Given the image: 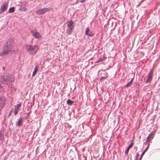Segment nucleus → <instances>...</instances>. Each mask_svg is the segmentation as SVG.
<instances>
[{"label": "nucleus", "instance_id": "obj_12", "mask_svg": "<svg viewBox=\"0 0 160 160\" xmlns=\"http://www.w3.org/2000/svg\"><path fill=\"white\" fill-rule=\"evenodd\" d=\"M23 122L22 118H20L17 123V125L18 126L20 127L21 125Z\"/></svg>", "mask_w": 160, "mask_h": 160}, {"label": "nucleus", "instance_id": "obj_13", "mask_svg": "<svg viewBox=\"0 0 160 160\" xmlns=\"http://www.w3.org/2000/svg\"><path fill=\"white\" fill-rule=\"evenodd\" d=\"M38 70V67L37 66H36L35 67V68L34 70L33 71V73H32V76L33 77H34L36 75V73L37 72Z\"/></svg>", "mask_w": 160, "mask_h": 160}, {"label": "nucleus", "instance_id": "obj_20", "mask_svg": "<svg viewBox=\"0 0 160 160\" xmlns=\"http://www.w3.org/2000/svg\"><path fill=\"white\" fill-rule=\"evenodd\" d=\"M3 134L1 132H0V140H2L3 138Z\"/></svg>", "mask_w": 160, "mask_h": 160}, {"label": "nucleus", "instance_id": "obj_9", "mask_svg": "<svg viewBox=\"0 0 160 160\" xmlns=\"http://www.w3.org/2000/svg\"><path fill=\"white\" fill-rule=\"evenodd\" d=\"M6 100L5 97H0V108H2L5 104Z\"/></svg>", "mask_w": 160, "mask_h": 160}, {"label": "nucleus", "instance_id": "obj_3", "mask_svg": "<svg viewBox=\"0 0 160 160\" xmlns=\"http://www.w3.org/2000/svg\"><path fill=\"white\" fill-rule=\"evenodd\" d=\"M26 50L32 55H34L39 49L37 45L32 46L31 45H28L26 46Z\"/></svg>", "mask_w": 160, "mask_h": 160}, {"label": "nucleus", "instance_id": "obj_27", "mask_svg": "<svg viewBox=\"0 0 160 160\" xmlns=\"http://www.w3.org/2000/svg\"><path fill=\"white\" fill-rule=\"evenodd\" d=\"M105 78L104 77H102L101 78V79H103V78Z\"/></svg>", "mask_w": 160, "mask_h": 160}, {"label": "nucleus", "instance_id": "obj_7", "mask_svg": "<svg viewBox=\"0 0 160 160\" xmlns=\"http://www.w3.org/2000/svg\"><path fill=\"white\" fill-rule=\"evenodd\" d=\"M8 3L7 2H5L2 4L0 9V14L3 12L8 7Z\"/></svg>", "mask_w": 160, "mask_h": 160}, {"label": "nucleus", "instance_id": "obj_25", "mask_svg": "<svg viewBox=\"0 0 160 160\" xmlns=\"http://www.w3.org/2000/svg\"><path fill=\"white\" fill-rule=\"evenodd\" d=\"M85 0H79V1L80 2H82L85 1Z\"/></svg>", "mask_w": 160, "mask_h": 160}, {"label": "nucleus", "instance_id": "obj_6", "mask_svg": "<svg viewBox=\"0 0 160 160\" xmlns=\"http://www.w3.org/2000/svg\"><path fill=\"white\" fill-rule=\"evenodd\" d=\"M32 33L33 36L36 39L39 40L41 38V34L37 31L33 30L32 31Z\"/></svg>", "mask_w": 160, "mask_h": 160}, {"label": "nucleus", "instance_id": "obj_17", "mask_svg": "<svg viewBox=\"0 0 160 160\" xmlns=\"http://www.w3.org/2000/svg\"><path fill=\"white\" fill-rule=\"evenodd\" d=\"M8 53V52L5 51L4 49H3V51L2 52H0V56L5 55Z\"/></svg>", "mask_w": 160, "mask_h": 160}, {"label": "nucleus", "instance_id": "obj_5", "mask_svg": "<svg viewBox=\"0 0 160 160\" xmlns=\"http://www.w3.org/2000/svg\"><path fill=\"white\" fill-rule=\"evenodd\" d=\"M51 9L50 8H45L42 9H40L36 11V13L38 14L43 15L46 12L50 11Z\"/></svg>", "mask_w": 160, "mask_h": 160}, {"label": "nucleus", "instance_id": "obj_8", "mask_svg": "<svg viewBox=\"0 0 160 160\" xmlns=\"http://www.w3.org/2000/svg\"><path fill=\"white\" fill-rule=\"evenodd\" d=\"M153 75V70H151L150 72L148 75L147 77V79L146 81V82H148L151 81Z\"/></svg>", "mask_w": 160, "mask_h": 160}, {"label": "nucleus", "instance_id": "obj_21", "mask_svg": "<svg viewBox=\"0 0 160 160\" xmlns=\"http://www.w3.org/2000/svg\"><path fill=\"white\" fill-rule=\"evenodd\" d=\"M132 80H131L126 85L127 87H129L132 84Z\"/></svg>", "mask_w": 160, "mask_h": 160}, {"label": "nucleus", "instance_id": "obj_2", "mask_svg": "<svg viewBox=\"0 0 160 160\" xmlns=\"http://www.w3.org/2000/svg\"><path fill=\"white\" fill-rule=\"evenodd\" d=\"M14 78L13 76L8 73H6L2 76V82L4 84H8L12 82L13 81Z\"/></svg>", "mask_w": 160, "mask_h": 160}, {"label": "nucleus", "instance_id": "obj_1", "mask_svg": "<svg viewBox=\"0 0 160 160\" xmlns=\"http://www.w3.org/2000/svg\"><path fill=\"white\" fill-rule=\"evenodd\" d=\"M14 45V41L12 39H9L5 44L4 49L8 52V53L9 52L15 53L16 50H12Z\"/></svg>", "mask_w": 160, "mask_h": 160}, {"label": "nucleus", "instance_id": "obj_10", "mask_svg": "<svg viewBox=\"0 0 160 160\" xmlns=\"http://www.w3.org/2000/svg\"><path fill=\"white\" fill-rule=\"evenodd\" d=\"M21 106V103H19L15 105L14 109V114L15 115L17 114L19 111V109Z\"/></svg>", "mask_w": 160, "mask_h": 160}, {"label": "nucleus", "instance_id": "obj_28", "mask_svg": "<svg viewBox=\"0 0 160 160\" xmlns=\"http://www.w3.org/2000/svg\"><path fill=\"white\" fill-rule=\"evenodd\" d=\"M11 112H10V113L9 115L11 114Z\"/></svg>", "mask_w": 160, "mask_h": 160}, {"label": "nucleus", "instance_id": "obj_4", "mask_svg": "<svg viewBox=\"0 0 160 160\" xmlns=\"http://www.w3.org/2000/svg\"><path fill=\"white\" fill-rule=\"evenodd\" d=\"M66 23L67 25L66 32L68 34H69L72 32L73 31L74 27V24L72 20L67 21Z\"/></svg>", "mask_w": 160, "mask_h": 160}, {"label": "nucleus", "instance_id": "obj_18", "mask_svg": "<svg viewBox=\"0 0 160 160\" xmlns=\"http://www.w3.org/2000/svg\"><path fill=\"white\" fill-rule=\"evenodd\" d=\"M148 148H149V146H148L146 148V149L142 152V154L141 155L140 160L141 159V158H142V156L144 155V154H145V152H146V151L148 149Z\"/></svg>", "mask_w": 160, "mask_h": 160}, {"label": "nucleus", "instance_id": "obj_16", "mask_svg": "<svg viewBox=\"0 0 160 160\" xmlns=\"http://www.w3.org/2000/svg\"><path fill=\"white\" fill-rule=\"evenodd\" d=\"M15 11V8L12 7L9 8L8 10V12L10 13H12Z\"/></svg>", "mask_w": 160, "mask_h": 160}, {"label": "nucleus", "instance_id": "obj_14", "mask_svg": "<svg viewBox=\"0 0 160 160\" xmlns=\"http://www.w3.org/2000/svg\"><path fill=\"white\" fill-rule=\"evenodd\" d=\"M153 135L152 134H149L147 138L146 142L149 141L151 138H153Z\"/></svg>", "mask_w": 160, "mask_h": 160}, {"label": "nucleus", "instance_id": "obj_19", "mask_svg": "<svg viewBox=\"0 0 160 160\" xmlns=\"http://www.w3.org/2000/svg\"><path fill=\"white\" fill-rule=\"evenodd\" d=\"M27 10V8L25 7H22V8H21L20 9V10L21 11L24 12V11H26Z\"/></svg>", "mask_w": 160, "mask_h": 160}, {"label": "nucleus", "instance_id": "obj_26", "mask_svg": "<svg viewBox=\"0 0 160 160\" xmlns=\"http://www.w3.org/2000/svg\"><path fill=\"white\" fill-rule=\"evenodd\" d=\"M101 61V60H98V61H97V62H99L100 61Z\"/></svg>", "mask_w": 160, "mask_h": 160}, {"label": "nucleus", "instance_id": "obj_24", "mask_svg": "<svg viewBox=\"0 0 160 160\" xmlns=\"http://www.w3.org/2000/svg\"><path fill=\"white\" fill-rule=\"evenodd\" d=\"M129 149H129V148H128L127 149V150H126V152H125V153L126 154H127V153H128Z\"/></svg>", "mask_w": 160, "mask_h": 160}, {"label": "nucleus", "instance_id": "obj_15", "mask_svg": "<svg viewBox=\"0 0 160 160\" xmlns=\"http://www.w3.org/2000/svg\"><path fill=\"white\" fill-rule=\"evenodd\" d=\"M74 101H72L69 99H68L67 102V103L69 105H72L74 103Z\"/></svg>", "mask_w": 160, "mask_h": 160}, {"label": "nucleus", "instance_id": "obj_22", "mask_svg": "<svg viewBox=\"0 0 160 160\" xmlns=\"http://www.w3.org/2000/svg\"><path fill=\"white\" fill-rule=\"evenodd\" d=\"M133 144V143L132 142L131 143L130 145L128 147V148H129V149H130L131 148H132V147Z\"/></svg>", "mask_w": 160, "mask_h": 160}, {"label": "nucleus", "instance_id": "obj_11", "mask_svg": "<svg viewBox=\"0 0 160 160\" xmlns=\"http://www.w3.org/2000/svg\"><path fill=\"white\" fill-rule=\"evenodd\" d=\"M85 34L89 36H92L93 35V34L90 32L89 28L88 27L86 28L85 30Z\"/></svg>", "mask_w": 160, "mask_h": 160}, {"label": "nucleus", "instance_id": "obj_23", "mask_svg": "<svg viewBox=\"0 0 160 160\" xmlns=\"http://www.w3.org/2000/svg\"><path fill=\"white\" fill-rule=\"evenodd\" d=\"M3 88L1 86V85L0 84V92L3 90Z\"/></svg>", "mask_w": 160, "mask_h": 160}]
</instances>
